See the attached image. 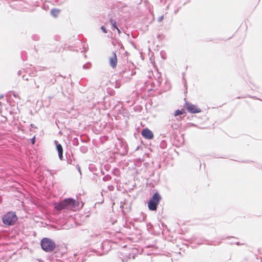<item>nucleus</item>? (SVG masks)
Returning <instances> with one entry per match:
<instances>
[{"mask_svg":"<svg viewBox=\"0 0 262 262\" xmlns=\"http://www.w3.org/2000/svg\"><path fill=\"white\" fill-rule=\"evenodd\" d=\"M123 254H125L126 255V256H124V257H120V258H121V259H122V260L123 261H127L128 259H129V258H130V257H129V256H130V255H127V253H124H124H123Z\"/></svg>","mask_w":262,"mask_h":262,"instance_id":"4468645a","label":"nucleus"},{"mask_svg":"<svg viewBox=\"0 0 262 262\" xmlns=\"http://www.w3.org/2000/svg\"><path fill=\"white\" fill-rule=\"evenodd\" d=\"M59 10L56 9H53L51 10V14L54 17L57 16L59 13Z\"/></svg>","mask_w":262,"mask_h":262,"instance_id":"f8f14e48","label":"nucleus"},{"mask_svg":"<svg viewBox=\"0 0 262 262\" xmlns=\"http://www.w3.org/2000/svg\"><path fill=\"white\" fill-rule=\"evenodd\" d=\"M79 205L78 201L73 199H65L54 204L55 209L61 211L62 210H73Z\"/></svg>","mask_w":262,"mask_h":262,"instance_id":"f257e3e1","label":"nucleus"},{"mask_svg":"<svg viewBox=\"0 0 262 262\" xmlns=\"http://www.w3.org/2000/svg\"><path fill=\"white\" fill-rule=\"evenodd\" d=\"M108 189H109L110 190H112V188H113V187L112 186H108Z\"/></svg>","mask_w":262,"mask_h":262,"instance_id":"393cba45","label":"nucleus"},{"mask_svg":"<svg viewBox=\"0 0 262 262\" xmlns=\"http://www.w3.org/2000/svg\"><path fill=\"white\" fill-rule=\"evenodd\" d=\"M83 68L84 69H89L90 68V64H89V63H87V64H84L83 66Z\"/></svg>","mask_w":262,"mask_h":262,"instance_id":"f3484780","label":"nucleus"},{"mask_svg":"<svg viewBox=\"0 0 262 262\" xmlns=\"http://www.w3.org/2000/svg\"><path fill=\"white\" fill-rule=\"evenodd\" d=\"M74 258H71L74 262H82L81 260H79V257L77 254H74L73 256Z\"/></svg>","mask_w":262,"mask_h":262,"instance_id":"ddd939ff","label":"nucleus"},{"mask_svg":"<svg viewBox=\"0 0 262 262\" xmlns=\"http://www.w3.org/2000/svg\"><path fill=\"white\" fill-rule=\"evenodd\" d=\"M54 143H55V144L56 145V149L58 151V154L59 158L60 160H62V158H63V155H62V154H63V149H62V147L61 145V144H59L58 143V141H57L56 140L54 141Z\"/></svg>","mask_w":262,"mask_h":262,"instance_id":"9d476101","label":"nucleus"},{"mask_svg":"<svg viewBox=\"0 0 262 262\" xmlns=\"http://www.w3.org/2000/svg\"><path fill=\"white\" fill-rule=\"evenodd\" d=\"M163 19V16H161L158 18V21L161 22Z\"/></svg>","mask_w":262,"mask_h":262,"instance_id":"412c9836","label":"nucleus"},{"mask_svg":"<svg viewBox=\"0 0 262 262\" xmlns=\"http://www.w3.org/2000/svg\"><path fill=\"white\" fill-rule=\"evenodd\" d=\"M111 179V177L110 176H105L103 178V180L104 181H109Z\"/></svg>","mask_w":262,"mask_h":262,"instance_id":"dca6fc26","label":"nucleus"},{"mask_svg":"<svg viewBox=\"0 0 262 262\" xmlns=\"http://www.w3.org/2000/svg\"><path fill=\"white\" fill-rule=\"evenodd\" d=\"M184 84H185V86H186V81H185Z\"/></svg>","mask_w":262,"mask_h":262,"instance_id":"7c9ffc66","label":"nucleus"},{"mask_svg":"<svg viewBox=\"0 0 262 262\" xmlns=\"http://www.w3.org/2000/svg\"><path fill=\"white\" fill-rule=\"evenodd\" d=\"M182 114V112L179 110H177V111H175L174 112V116H178L181 114Z\"/></svg>","mask_w":262,"mask_h":262,"instance_id":"2eb2a0df","label":"nucleus"},{"mask_svg":"<svg viewBox=\"0 0 262 262\" xmlns=\"http://www.w3.org/2000/svg\"><path fill=\"white\" fill-rule=\"evenodd\" d=\"M23 79H25V80H28V78H27V77H25V76H23Z\"/></svg>","mask_w":262,"mask_h":262,"instance_id":"cd10ccee","label":"nucleus"},{"mask_svg":"<svg viewBox=\"0 0 262 262\" xmlns=\"http://www.w3.org/2000/svg\"><path fill=\"white\" fill-rule=\"evenodd\" d=\"M18 74H20V71L18 72Z\"/></svg>","mask_w":262,"mask_h":262,"instance_id":"c756f323","label":"nucleus"},{"mask_svg":"<svg viewBox=\"0 0 262 262\" xmlns=\"http://www.w3.org/2000/svg\"><path fill=\"white\" fill-rule=\"evenodd\" d=\"M31 142L32 143V144H34V142H35V137H33L32 139H31Z\"/></svg>","mask_w":262,"mask_h":262,"instance_id":"4be33fe9","label":"nucleus"},{"mask_svg":"<svg viewBox=\"0 0 262 262\" xmlns=\"http://www.w3.org/2000/svg\"><path fill=\"white\" fill-rule=\"evenodd\" d=\"M155 78H157L158 81H160L161 77H160V74L159 73H157V77H156L155 76Z\"/></svg>","mask_w":262,"mask_h":262,"instance_id":"aec40b11","label":"nucleus"},{"mask_svg":"<svg viewBox=\"0 0 262 262\" xmlns=\"http://www.w3.org/2000/svg\"><path fill=\"white\" fill-rule=\"evenodd\" d=\"M110 22L111 24L112 25V29L113 30H114L115 29H117L118 28L116 25V21L115 19L113 18H111L110 20Z\"/></svg>","mask_w":262,"mask_h":262,"instance_id":"9b49d317","label":"nucleus"},{"mask_svg":"<svg viewBox=\"0 0 262 262\" xmlns=\"http://www.w3.org/2000/svg\"><path fill=\"white\" fill-rule=\"evenodd\" d=\"M34 262H42V261L40 259H35Z\"/></svg>","mask_w":262,"mask_h":262,"instance_id":"5701e85b","label":"nucleus"},{"mask_svg":"<svg viewBox=\"0 0 262 262\" xmlns=\"http://www.w3.org/2000/svg\"><path fill=\"white\" fill-rule=\"evenodd\" d=\"M141 135L146 139H152L154 138L152 132L148 128L143 129L141 132Z\"/></svg>","mask_w":262,"mask_h":262,"instance_id":"6e6552de","label":"nucleus"},{"mask_svg":"<svg viewBox=\"0 0 262 262\" xmlns=\"http://www.w3.org/2000/svg\"><path fill=\"white\" fill-rule=\"evenodd\" d=\"M171 127L173 129H177L178 127V125L177 124H171Z\"/></svg>","mask_w":262,"mask_h":262,"instance_id":"a211bd4d","label":"nucleus"},{"mask_svg":"<svg viewBox=\"0 0 262 262\" xmlns=\"http://www.w3.org/2000/svg\"><path fill=\"white\" fill-rule=\"evenodd\" d=\"M111 246L108 241H104L101 244V249L102 251L97 250V253L100 255L106 253L110 250ZM99 250V249H98Z\"/></svg>","mask_w":262,"mask_h":262,"instance_id":"0eeeda50","label":"nucleus"},{"mask_svg":"<svg viewBox=\"0 0 262 262\" xmlns=\"http://www.w3.org/2000/svg\"><path fill=\"white\" fill-rule=\"evenodd\" d=\"M109 62L111 67L112 68H116L117 63V58L116 54L115 52H113V55L109 59Z\"/></svg>","mask_w":262,"mask_h":262,"instance_id":"1a4fd4ad","label":"nucleus"},{"mask_svg":"<svg viewBox=\"0 0 262 262\" xmlns=\"http://www.w3.org/2000/svg\"><path fill=\"white\" fill-rule=\"evenodd\" d=\"M4 224L8 226L13 225L17 220V217L14 212H8L5 214L2 219Z\"/></svg>","mask_w":262,"mask_h":262,"instance_id":"20e7f679","label":"nucleus"},{"mask_svg":"<svg viewBox=\"0 0 262 262\" xmlns=\"http://www.w3.org/2000/svg\"><path fill=\"white\" fill-rule=\"evenodd\" d=\"M55 82V79L49 80L45 76H41L36 78L34 80V83L36 85V88L42 89H45L47 86H50L51 85L54 84Z\"/></svg>","mask_w":262,"mask_h":262,"instance_id":"f03ea898","label":"nucleus"},{"mask_svg":"<svg viewBox=\"0 0 262 262\" xmlns=\"http://www.w3.org/2000/svg\"><path fill=\"white\" fill-rule=\"evenodd\" d=\"M101 29L102 30V31L104 33H107V30L106 29V28L104 27V26H102L101 27Z\"/></svg>","mask_w":262,"mask_h":262,"instance_id":"6ab92c4d","label":"nucleus"},{"mask_svg":"<svg viewBox=\"0 0 262 262\" xmlns=\"http://www.w3.org/2000/svg\"><path fill=\"white\" fill-rule=\"evenodd\" d=\"M161 199V196L160 194L157 192H155L148 202V207L149 209L151 211L156 210Z\"/></svg>","mask_w":262,"mask_h":262,"instance_id":"39448f33","label":"nucleus"},{"mask_svg":"<svg viewBox=\"0 0 262 262\" xmlns=\"http://www.w3.org/2000/svg\"><path fill=\"white\" fill-rule=\"evenodd\" d=\"M236 244L237 245H241V244H240L239 242H236Z\"/></svg>","mask_w":262,"mask_h":262,"instance_id":"c85d7f7f","label":"nucleus"},{"mask_svg":"<svg viewBox=\"0 0 262 262\" xmlns=\"http://www.w3.org/2000/svg\"><path fill=\"white\" fill-rule=\"evenodd\" d=\"M185 105L187 111L190 113L196 114L201 112V108L190 102H187Z\"/></svg>","mask_w":262,"mask_h":262,"instance_id":"423d86ee","label":"nucleus"},{"mask_svg":"<svg viewBox=\"0 0 262 262\" xmlns=\"http://www.w3.org/2000/svg\"><path fill=\"white\" fill-rule=\"evenodd\" d=\"M23 79H25V80H28V78H27V77H25V76H23Z\"/></svg>","mask_w":262,"mask_h":262,"instance_id":"bb28decb","label":"nucleus"},{"mask_svg":"<svg viewBox=\"0 0 262 262\" xmlns=\"http://www.w3.org/2000/svg\"><path fill=\"white\" fill-rule=\"evenodd\" d=\"M42 249L46 252H51L55 248V243L51 239L45 237L41 241Z\"/></svg>","mask_w":262,"mask_h":262,"instance_id":"7ed1b4c3","label":"nucleus"},{"mask_svg":"<svg viewBox=\"0 0 262 262\" xmlns=\"http://www.w3.org/2000/svg\"><path fill=\"white\" fill-rule=\"evenodd\" d=\"M116 30H117L119 34H120L121 33V31L118 28H117Z\"/></svg>","mask_w":262,"mask_h":262,"instance_id":"a878e982","label":"nucleus"},{"mask_svg":"<svg viewBox=\"0 0 262 262\" xmlns=\"http://www.w3.org/2000/svg\"><path fill=\"white\" fill-rule=\"evenodd\" d=\"M77 169H78V170L79 172L80 173V174H81V170H80V167H79L78 165H77Z\"/></svg>","mask_w":262,"mask_h":262,"instance_id":"b1692460","label":"nucleus"}]
</instances>
